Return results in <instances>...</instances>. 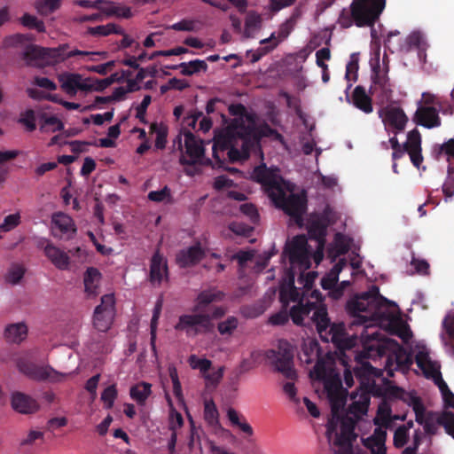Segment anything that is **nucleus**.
<instances>
[{"label":"nucleus","mask_w":454,"mask_h":454,"mask_svg":"<svg viewBox=\"0 0 454 454\" xmlns=\"http://www.w3.org/2000/svg\"><path fill=\"white\" fill-rule=\"evenodd\" d=\"M228 111L233 118L228 121L223 115L226 126L215 132L212 147L213 157L219 167L223 163L225 152L229 160L236 162L247 159L262 137H270L280 142L284 140L283 136L268 124L259 129L255 114L249 113L243 104H231Z\"/></svg>","instance_id":"obj_1"},{"label":"nucleus","mask_w":454,"mask_h":454,"mask_svg":"<svg viewBox=\"0 0 454 454\" xmlns=\"http://www.w3.org/2000/svg\"><path fill=\"white\" fill-rule=\"evenodd\" d=\"M224 293L215 289L200 292L192 309V314L181 315L175 325L176 331H183L188 336L211 333L215 330L214 320L220 319L225 315L222 306H209L214 301L223 299Z\"/></svg>","instance_id":"obj_2"},{"label":"nucleus","mask_w":454,"mask_h":454,"mask_svg":"<svg viewBox=\"0 0 454 454\" xmlns=\"http://www.w3.org/2000/svg\"><path fill=\"white\" fill-rule=\"evenodd\" d=\"M34 40L31 34H15L4 38L6 47L25 46L22 58L28 66L55 65L76 56L106 54V52H90L80 50L68 51L69 44L63 43L55 48H44L28 43Z\"/></svg>","instance_id":"obj_3"},{"label":"nucleus","mask_w":454,"mask_h":454,"mask_svg":"<svg viewBox=\"0 0 454 454\" xmlns=\"http://www.w3.org/2000/svg\"><path fill=\"white\" fill-rule=\"evenodd\" d=\"M394 304L380 294L377 286H372L364 293L356 295L346 304V311L353 317L351 325H364L374 321L381 315V308Z\"/></svg>","instance_id":"obj_4"},{"label":"nucleus","mask_w":454,"mask_h":454,"mask_svg":"<svg viewBox=\"0 0 454 454\" xmlns=\"http://www.w3.org/2000/svg\"><path fill=\"white\" fill-rule=\"evenodd\" d=\"M386 7V0H352L348 8H343L337 23L341 28L352 26L372 27L380 20Z\"/></svg>","instance_id":"obj_5"},{"label":"nucleus","mask_w":454,"mask_h":454,"mask_svg":"<svg viewBox=\"0 0 454 454\" xmlns=\"http://www.w3.org/2000/svg\"><path fill=\"white\" fill-rule=\"evenodd\" d=\"M372 340H378L376 349L379 356H387L386 369L387 375L392 377L394 370H406L412 364L410 354L391 338H380L381 333L378 331L370 334Z\"/></svg>","instance_id":"obj_6"},{"label":"nucleus","mask_w":454,"mask_h":454,"mask_svg":"<svg viewBox=\"0 0 454 454\" xmlns=\"http://www.w3.org/2000/svg\"><path fill=\"white\" fill-rule=\"evenodd\" d=\"M316 325L317 332L322 334L329 325V317L327 309L325 304L317 305L315 302L308 301L305 304L301 301L290 309V317L296 325H302L305 317H309Z\"/></svg>","instance_id":"obj_7"},{"label":"nucleus","mask_w":454,"mask_h":454,"mask_svg":"<svg viewBox=\"0 0 454 454\" xmlns=\"http://www.w3.org/2000/svg\"><path fill=\"white\" fill-rule=\"evenodd\" d=\"M274 205L288 215L300 227L303 225V215L307 210V199L305 195L291 193L286 196L285 188L280 194H277L272 200Z\"/></svg>","instance_id":"obj_8"},{"label":"nucleus","mask_w":454,"mask_h":454,"mask_svg":"<svg viewBox=\"0 0 454 454\" xmlns=\"http://www.w3.org/2000/svg\"><path fill=\"white\" fill-rule=\"evenodd\" d=\"M279 172L278 168H268L266 164L262 163L255 167L251 174L253 180L262 185L270 200L277 194H280L285 188V180Z\"/></svg>","instance_id":"obj_9"},{"label":"nucleus","mask_w":454,"mask_h":454,"mask_svg":"<svg viewBox=\"0 0 454 454\" xmlns=\"http://www.w3.org/2000/svg\"><path fill=\"white\" fill-rule=\"evenodd\" d=\"M267 357L274 364L276 370L286 379L296 380L297 373L294 368V350L286 340H280L277 350H269Z\"/></svg>","instance_id":"obj_10"},{"label":"nucleus","mask_w":454,"mask_h":454,"mask_svg":"<svg viewBox=\"0 0 454 454\" xmlns=\"http://www.w3.org/2000/svg\"><path fill=\"white\" fill-rule=\"evenodd\" d=\"M283 255L288 257L292 267L299 266L300 269L308 270L310 267L308 240L304 235H297L285 246Z\"/></svg>","instance_id":"obj_11"},{"label":"nucleus","mask_w":454,"mask_h":454,"mask_svg":"<svg viewBox=\"0 0 454 454\" xmlns=\"http://www.w3.org/2000/svg\"><path fill=\"white\" fill-rule=\"evenodd\" d=\"M19 371L35 380H50L52 382L59 381L64 374L55 371L51 366H39L30 361L27 357H20L17 360Z\"/></svg>","instance_id":"obj_12"},{"label":"nucleus","mask_w":454,"mask_h":454,"mask_svg":"<svg viewBox=\"0 0 454 454\" xmlns=\"http://www.w3.org/2000/svg\"><path fill=\"white\" fill-rule=\"evenodd\" d=\"M114 305L113 294L101 297V302L95 308L93 315V325L98 332L106 333L110 329L115 315Z\"/></svg>","instance_id":"obj_13"},{"label":"nucleus","mask_w":454,"mask_h":454,"mask_svg":"<svg viewBox=\"0 0 454 454\" xmlns=\"http://www.w3.org/2000/svg\"><path fill=\"white\" fill-rule=\"evenodd\" d=\"M373 86L371 87V93L376 98L379 104H388L393 99V86L387 74H380L374 69L372 77Z\"/></svg>","instance_id":"obj_14"},{"label":"nucleus","mask_w":454,"mask_h":454,"mask_svg":"<svg viewBox=\"0 0 454 454\" xmlns=\"http://www.w3.org/2000/svg\"><path fill=\"white\" fill-rule=\"evenodd\" d=\"M37 247L43 250L44 255L59 270H66L70 265V257L65 251L54 246L49 240H40Z\"/></svg>","instance_id":"obj_15"},{"label":"nucleus","mask_w":454,"mask_h":454,"mask_svg":"<svg viewBox=\"0 0 454 454\" xmlns=\"http://www.w3.org/2000/svg\"><path fill=\"white\" fill-rule=\"evenodd\" d=\"M329 334L332 342L338 348L340 356L345 354V350H349L356 344V337H348L346 333L345 325L343 323L332 324L329 322Z\"/></svg>","instance_id":"obj_16"},{"label":"nucleus","mask_w":454,"mask_h":454,"mask_svg":"<svg viewBox=\"0 0 454 454\" xmlns=\"http://www.w3.org/2000/svg\"><path fill=\"white\" fill-rule=\"evenodd\" d=\"M185 153L189 160L181 159L184 165H194L204 154V148L200 140L190 130L184 131Z\"/></svg>","instance_id":"obj_17"},{"label":"nucleus","mask_w":454,"mask_h":454,"mask_svg":"<svg viewBox=\"0 0 454 454\" xmlns=\"http://www.w3.org/2000/svg\"><path fill=\"white\" fill-rule=\"evenodd\" d=\"M54 228L52 230L55 237L63 238L66 235V239H71L76 233V227L74 220L62 212L53 214L51 218Z\"/></svg>","instance_id":"obj_18"},{"label":"nucleus","mask_w":454,"mask_h":454,"mask_svg":"<svg viewBox=\"0 0 454 454\" xmlns=\"http://www.w3.org/2000/svg\"><path fill=\"white\" fill-rule=\"evenodd\" d=\"M163 279H168V263L160 251L156 250L151 259L149 281L153 286H160Z\"/></svg>","instance_id":"obj_19"},{"label":"nucleus","mask_w":454,"mask_h":454,"mask_svg":"<svg viewBox=\"0 0 454 454\" xmlns=\"http://www.w3.org/2000/svg\"><path fill=\"white\" fill-rule=\"evenodd\" d=\"M315 372L318 379L324 380L325 389L327 395H335L342 391V382L339 373L331 372L329 374L326 373V370L322 362H317L315 365Z\"/></svg>","instance_id":"obj_20"},{"label":"nucleus","mask_w":454,"mask_h":454,"mask_svg":"<svg viewBox=\"0 0 454 454\" xmlns=\"http://www.w3.org/2000/svg\"><path fill=\"white\" fill-rule=\"evenodd\" d=\"M409 154L414 167L419 168L423 162L421 135L417 129H413L407 134V140L403 145Z\"/></svg>","instance_id":"obj_21"},{"label":"nucleus","mask_w":454,"mask_h":454,"mask_svg":"<svg viewBox=\"0 0 454 454\" xmlns=\"http://www.w3.org/2000/svg\"><path fill=\"white\" fill-rule=\"evenodd\" d=\"M11 405L15 411L21 414H32L39 410V404L35 399L20 391L12 394Z\"/></svg>","instance_id":"obj_22"},{"label":"nucleus","mask_w":454,"mask_h":454,"mask_svg":"<svg viewBox=\"0 0 454 454\" xmlns=\"http://www.w3.org/2000/svg\"><path fill=\"white\" fill-rule=\"evenodd\" d=\"M205 255L200 243L183 249L176 254V262L181 268H188L198 264Z\"/></svg>","instance_id":"obj_23"},{"label":"nucleus","mask_w":454,"mask_h":454,"mask_svg":"<svg viewBox=\"0 0 454 454\" xmlns=\"http://www.w3.org/2000/svg\"><path fill=\"white\" fill-rule=\"evenodd\" d=\"M381 113L384 114L383 121L385 124L395 129V135L404 129L408 117L402 108L395 106L386 107L380 111V114Z\"/></svg>","instance_id":"obj_24"},{"label":"nucleus","mask_w":454,"mask_h":454,"mask_svg":"<svg viewBox=\"0 0 454 454\" xmlns=\"http://www.w3.org/2000/svg\"><path fill=\"white\" fill-rule=\"evenodd\" d=\"M414 121L427 129L436 128L441 125L438 111L434 106H419L414 114Z\"/></svg>","instance_id":"obj_25"},{"label":"nucleus","mask_w":454,"mask_h":454,"mask_svg":"<svg viewBox=\"0 0 454 454\" xmlns=\"http://www.w3.org/2000/svg\"><path fill=\"white\" fill-rule=\"evenodd\" d=\"M295 275L292 270L287 273V280L285 281L280 286V300L286 303L288 301H301V293L294 286Z\"/></svg>","instance_id":"obj_26"},{"label":"nucleus","mask_w":454,"mask_h":454,"mask_svg":"<svg viewBox=\"0 0 454 454\" xmlns=\"http://www.w3.org/2000/svg\"><path fill=\"white\" fill-rule=\"evenodd\" d=\"M101 273L95 267L87 268L83 274V284L85 293L89 297H95L98 294V286L101 280Z\"/></svg>","instance_id":"obj_27"},{"label":"nucleus","mask_w":454,"mask_h":454,"mask_svg":"<svg viewBox=\"0 0 454 454\" xmlns=\"http://www.w3.org/2000/svg\"><path fill=\"white\" fill-rule=\"evenodd\" d=\"M352 103L356 108L365 114H370L373 110L372 98L366 93L365 89L361 85H358L354 89L352 93Z\"/></svg>","instance_id":"obj_28"},{"label":"nucleus","mask_w":454,"mask_h":454,"mask_svg":"<svg viewBox=\"0 0 454 454\" xmlns=\"http://www.w3.org/2000/svg\"><path fill=\"white\" fill-rule=\"evenodd\" d=\"M356 363L357 365L353 371L356 378L359 380L361 387H365L366 389L372 387L369 384V380L372 376L376 375V369L369 362L356 361Z\"/></svg>","instance_id":"obj_29"},{"label":"nucleus","mask_w":454,"mask_h":454,"mask_svg":"<svg viewBox=\"0 0 454 454\" xmlns=\"http://www.w3.org/2000/svg\"><path fill=\"white\" fill-rule=\"evenodd\" d=\"M340 423V432L336 434V438L354 441L356 438L355 434L356 420L354 418L346 415L342 417H336L334 422Z\"/></svg>","instance_id":"obj_30"},{"label":"nucleus","mask_w":454,"mask_h":454,"mask_svg":"<svg viewBox=\"0 0 454 454\" xmlns=\"http://www.w3.org/2000/svg\"><path fill=\"white\" fill-rule=\"evenodd\" d=\"M415 361L426 377H434L435 374H440L436 364L431 360L427 352L419 351L415 356Z\"/></svg>","instance_id":"obj_31"},{"label":"nucleus","mask_w":454,"mask_h":454,"mask_svg":"<svg viewBox=\"0 0 454 454\" xmlns=\"http://www.w3.org/2000/svg\"><path fill=\"white\" fill-rule=\"evenodd\" d=\"M152 395V384L141 381L133 385L129 389V395L138 405H145Z\"/></svg>","instance_id":"obj_32"},{"label":"nucleus","mask_w":454,"mask_h":454,"mask_svg":"<svg viewBox=\"0 0 454 454\" xmlns=\"http://www.w3.org/2000/svg\"><path fill=\"white\" fill-rule=\"evenodd\" d=\"M328 399L331 403V410L333 414V419L329 421L328 427H327V433L332 434L336 430V423L334 422V419L338 417L339 411L344 406L345 404V395H343V392L335 394V395H327Z\"/></svg>","instance_id":"obj_33"},{"label":"nucleus","mask_w":454,"mask_h":454,"mask_svg":"<svg viewBox=\"0 0 454 454\" xmlns=\"http://www.w3.org/2000/svg\"><path fill=\"white\" fill-rule=\"evenodd\" d=\"M27 334V327L23 323H17L8 325L4 331V337L9 342L20 343Z\"/></svg>","instance_id":"obj_34"},{"label":"nucleus","mask_w":454,"mask_h":454,"mask_svg":"<svg viewBox=\"0 0 454 454\" xmlns=\"http://www.w3.org/2000/svg\"><path fill=\"white\" fill-rule=\"evenodd\" d=\"M204 419L214 429L221 427L218 410L213 400H206L204 403Z\"/></svg>","instance_id":"obj_35"},{"label":"nucleus","mask_w":454,"mask_h":454,"mask_svg":"<svg viewBox=\"0 0 454 454\" xmlns=\"http://www.w3.org/2000/svg\"><path fill=\"white\" fill-rule=\"evenodd\" d=\"M178 67H180L181 74L185 76H191L200 72H207L208 68L207 62L201 59L183 62L178 64Z\"/></svg>","instance_id":"obj_36"},{"label":"nucleus","mask_w":454,"mask_h":454,"mask_svg":"<svg viewBox=\"0 0 454 454\" xmlns=\"http://www.w3.org/2000/svg\"><path fill=\"white\" fill-rule=\"evenodd\" d=\"M82 76L78 74H67L59 78L61 82V88L70 96H74L77 93L79 82Z\"/></svg>","instance_id":"obj_37"},{"label":"nucleus","mask_w":454,"mask_h":454,"mask_svg":"<svg viewBox=\"0 0 454 454\" xmlns=\"http://www.w3.org/2000/svg\"><path fill=\"white\" fill-rule=\"evenodd\" d=\"M102 12L107 15H114L120 18L129 19L132 16L129 7L116 4L112 2H105L103 4Z\"/></svg>","instance_id":"obj_38"},{"label":"nucleus","mask_w":454,"mask_h":454,"mask_svg":"<svg viewBox=\"0 0 454 454\" xmlns=\"http://www.w3.org/2000/svg\"><path fill=\"white\" fill-rule=\"evenodd\" d=\"M88 34L94 36H106L111 34L122 35L123 29L114 23H108L89 27Z\"/></svg>","instance_id":"obj_39"},{"label":"nucleus","mask_w":454,"mask_h":454,"mask_svg":"<svg viewBox=\"0 0 454 454\" xmlns=\"http://www.w3.org/2000/svg\"><path fill=\"white\" fill-rule=\"evenodd\" d=\"M400 32L397 30L388 33L387 39L384 41L385 48L391 53L403 52L404 43L403 40L399 37Z\"/></svg>","instance_id":"obj_40"},{"label":"nucleus","mask_w":454,"mask_h":454,"mask_svg":"<svg viewBox=\"0 0 454 454\" xmlns=\"http://www.w3.org/2000/svg\"><path fill=\"white\" fill-rule=\"evenodd\" d=\"M294 27H295L290 24L287 20H285L283 23H281L276 33V41L271 45L265 46V51L270 52L273 51L280 43L285 41L290 35Z\"/></svg>","instance_id":"obj_41"},{"label":"nucleus","mask_w":454,"mask_h":454,"mask_svg":"<svg viewBox=\"0 0 454 454\" xmlns=\"http://www.w3.org/2000/svg\"><path fill=\"white\" fill-rule=\"evenodd\" d=\"M370 403V397L368 392L364 393L360 396L359 401H354L348 407V413L352 414L355 418H359L366 414Z\"/></svg>","instance_id":"obj_42"},{"label":"nucleus","mask_w":454,"mask_h":454,"mask_svg":"<svg viewBox=\"0 0 454 454\" xmlns=\"http://www.w3.org/2000/svg\"><path fill=\"white\" fill-rule=\"evenodd\" d=\"M26 273L25 267L20 263H12L8 269L4 279L7 283L17 285L23 278Z\"/></svg>","instance_id":"obj_43"},{"label":"nucleus","mask_w":454,"mask_h":454,"mask_svg":"<svg viewBox=\"0 0 454 454\" xmlns=\"http://www.w3.org/2000/svg\"><path fill=\"white\" fill-rule=\"evenodd\" d=\"M227 417L232 426L238 427L243 433L247 435H252L254 431L252 427L244 419L243 421L240 420L239 414L233 408H229L227 411Z\"/></svg>","instance_id":"obj_44"},{"label":"nucleus","mask_w":454,"mask_h":454,"mask_svg":"<svg viewBox=\"0 0 454 454\" xmlns=\"http://www.w3.org/2000/svg\"><path fill=\"white\" fill-rule=\"evenodd\" d=\"M392 421L391 408L385 403H382L377 411V415L373 419L375 426H383L387 428Z\"/></svg>","instance_id":"obj_45"},{"label":"nucleus","mask_w":454,"mask_h":454,"mask_svg":"<svg viewBox=\"0 0 454 454\" xmlns=\"http://www.w3.org/2000/svg\"><path fill=\"white\" fill-rule=\"evenodd\" d=\"M309 235L311 239L323 243L326 235V225L321 220L312 221L309 227Z\"/></svg>","instance_id":"obj_46"},{"label":"nucleus","mask_w":454,"mask_h":454,"mask_svg":"<svg viewBox=\"0 0 454 454\" xmlns=\"http://www.w3.org/2000/svg\"><path fill=\"white\" fill-rule=\"evenodd\" d=\"M151 132L156 134L155 147L157 149H164L167 144L168 129L164 125H159L154 122L150 127Z\"/></svg>","instance_id":"obj_47"},{"label":"nucleus","mask_w":454,"mask_h":454,"mask_svg":"<svg viewBox=\"0 0 454 454\" xmlns=\"http://www.w3.org/2000/svg\"><path fill=\"white\" fill-rule=\"evenodd\" d=\"M261 24L262 18L258 13L254 12H248L245 21V35L250 37L253 32L260 28Z\"/></svg>","instance_id":"obj_48"},{"label":"nucleus","mask_w":454,"mask_h":454,"mask_svg":"<svg viewBox=\"0 0 454 454\" xmlns=\"http://www.w3.org/2000/svg\"><path fill=\"white\" fill-rule=\"evenodd\" d=\"M403 43L405 45L403 52H408L411 48H417L419 51L423 50L425 42L419 32H412L403 40Z\"/></svg>","instance_id":"obj_49"},{"label":"nucleus","mask_w":454,"mask_h":454,"mask_svg":"<svg viewBox=\"0 0 454 454\" xmlns=\"http://www.w3.org/2000/svg\"><path fill=\"white\" fill-rule=\"evenodd\" d=\"M190 366L194 370H200L205 375L212 367V362L207 358H200L196 355H191L188 358Z\"/></svg>","instance_id":"obj_50"},{"label":"nucleus","mask_w":454,"mask_h":454,"mask_svg":"<svg viewBox=\"0 0 454 454\" xmlns=\"http://www.w3.org/2000/svg\"><path fill=\"white\" fill-rule=\"evenodd\" d=\"M436 422L439 426H442L445 432L454 438V412L443 411L437 417Z\"/></svg>","instance_id":"obj_51"},{"label":"nucleus","mask_w":454,"mask_h":454,"mask_svg":"<svg viewBox=\"0 0 454 454\" xmlns=\"http://www.w3.org/2000/svg\"><path fill=\"white\" fill-rule=\"evenodd\" d=\"M21 24L30 29H35L39 33L45 31V26L43 20H38L35 16L29 13H25L20 18Z\"/></svg>","instance_id":"obj_52"},{"label":"nucleus","mask_w":454,"mask_h":454,"mask_svg":"<svg viewBox=\"0 0 454 454\" xmlns=\"http://www.w3.org/2000/svg\"><path fill=\"white\" fill-rule=\"evenodd\" d=\"M35 113L33 109H27L20 114L19 122L24 125L27 131L32 132L36 129Z\"/></svg>","instance_id":"obj_53"},{"label":"nucleus","mask_w":454,"mask_h":454,"mask_svg":"<svg viewBox=\"0 0 454 454\" xmlns=\"http://www.w3.org/2000/svg\"><path fill=\"white\" fill-rule=\"evenodd\" d=\"M317 278V272L316 271H309L307 273H301L297 281L300 285H302L304 291L302 292V296H305L307 292H309L314 285L316 278Z\"/></svg>","instance_id":"obj_54"},{"label":"nucleus","mask_w":454,"mask_h":454,"mask_svg":"<svg viewBox=\"0 0 454 454\" xmlns=\"http://www.w3.org/2000/svg\"><path fill=\"white\" fill-rule=\"evenodd\" d=\"M117 394L118 392L115 385H111L104 389L101 394V400L104 402L106 409L113 408Z\"/></svg>","instance_id":"obj_55"},{"label":"nucleus","mask_w":454,"mask_h":454,"mask_svg":"<svg viewBox=\"0 0 454 454\" xmlns=\"http://www.w3.org/2000/svg\"><path fill=\"white\" fill-rule=\"evenodd\" d=\"M237 327L238 319L235 317H229L226 320L220 322L217 325L218 332L222 335H231Z\"/></svg>","instance_id":"obj_56"},{"label":"nucleus","mask_w":454,"mask_h":454,"mask_svg":"<svg viewBox=\"0 0 454 454\" xmlns=\"http://www.w3.org/2000/svg\"><path fill=\"white\" fill-rule=\"evenodd\" d=\"M359 65H358V58H356L354 54L350 57V60L348 62L346 66V74L345 77L348 81L356 82L357 79V72H358Z\"/></svg>","instance_id":"obj_57"},{"label":"nucleus","mask_w":454,"mask_h":454,"mask_svg":"<svg viewBox=\"0 0 454 454\" xmlns=\"http://www.w3.org/2000/svg\"><path fill=\"white\" fill-rule=\"evenodd\" d=\"M20 223V215L19 213L12 214L4 217L0 224L2 231H10Z\"/></svg>","instance_id":"obj_58"},{"label":"nucleus","mask_w":454,"mask_h":454,"mask_svg":"<svg viewBox=\"0 0 454 454\" xmlns=\"http://www.w3.org/2000/svg\"><path fill=\"white\" fill-rule=\"evenodd\" d=\"M352 442L350 440L335 438L334 453L335 454H353Z\"/></svg>","instance_id":"obj_59"},{"label":"nucleus","mask_w":454,"mask_h":454,"mask_svg":"<svg viewBox=\"0 0 454 454\" xmlns=\"http://www.w3.org/2000/svg\"><path fill=\"white\" fill-rule=\"evenodd\" d=\"M184 425V419L180 412L173 411L169 414L168 428L173 432H176Z\"/></svg>","instance_id":"obj_60"},{"label":"nucleus","mask_w":454,"mask_h":454,"mask_svg":"<svg viewBox=\"0 0 454 454\" xmlns=\"http://www.w3.org/2000/svg\"><path fill=\"white\" fill-rule=\"evenodd\" d=\"M240 212L247 215L253 223L259 221V214L256 207L252 203H245L240 206Z\"/></svg>","instance_id":"obj_61"},{"label":"nucleus","mask_w":454,"mask_h":454,"mask_svg":"<svg viewBox=\"0 0 454 454\" xmlns=\"http://www.w3.org/2000/svg\"><path fill=\"white\" fill-rule=\"evenodd\" d=\"M409 433L404 427H397L394 434V445L396 448H403L408 442Z\"/></svg>","instance_id":"obj_62"},{"label":"nucleus","mask_w":454,"mask_h":454,"mask_svg":"<svg viewBox=\"0 0 454 454\" xmlns=\"http://www.w3.org/2000/svg\"><path fill=\"white\" fill-rule=\"evenodd\" d=\"M363 444L365 448L371 450L372 454H387L385 442H381L380 441H373L369 442L363 439Z\"/></svg>","instance_id":"obj_63"},{"label":"nucleus","mask_w":454,"mask_h":454,"mask_svg":"<svg viewBox=\"0 0 454 454\" xmlns=\"http://www.w3.org/2000/svg\"><path fill=\"white\" fill-rule=\"evenodd\" d=\"M224 367H219L215 372H209V371L203 375V378L207 381V384L216 386L221 381L223 377Z\"/></svg>","instance_id":"obj_64"}]
</instances>
